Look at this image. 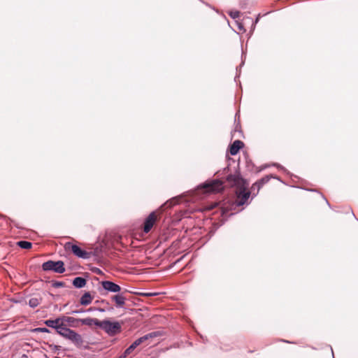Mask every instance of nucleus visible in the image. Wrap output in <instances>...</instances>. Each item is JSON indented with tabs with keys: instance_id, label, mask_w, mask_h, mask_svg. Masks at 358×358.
<instances>
[{
	"instance_id": "c85d7f7f",
	"label": "nucleus",
	"mask_w": 358,
	"mask_h": 358,
	"mask_svg": "<svg viewBox=\"0 0 358 358\" xmlns=\"http://www.w3.org/2000/svg\"><path fill=\"white\" fill-rule=\"evenodd\" d=\"M198 334L199 335V336L201 338V339L203 340V343H206L207 341V338H204L202 335H201L200 334L198 333Z\"/></svg>"
},
{
	"instance_id": "a878e982",
	"label": "nucleus",
	"mask_w": 358,
	"mask_h": 358,
	"mask_svg": "<svg viewBox=\"0 0 358 358\" xmlns=\"http://www.w3.org/2000/svg\"><path fill=\"white\" fill-rule=\"evenodd\" d=\"M238 28L241 31H245L243 24L241 22H237Z\"/></svg>"
},
{
	"instance_id": "20e7f679",
	"label": "nucleus",
	"mask_w": 358,
	"mask_h": 358,
	"mask_svg": "<svg viewBox=\"0 0 358 358\" xmlns=\"http://www.w3.org/2000/svg\"><path fill=\"white\" fill-rule=\"evenodd\" d=\"M41 266L44 271H54L57 273H63L66 271L64 263L62 260H48L43 263Z\"/></svg>"
},
{
	"instance_id": "1a4fd4ad",
	"label": "nucleus",
	"mask_w": 358,
	"mask_h": 358,
	"mask_svg": "<svg viewBox=\"0 0 358 358\" xmlns=\"http://www.w3.org/2000/svg\"><path fill=\"white\" fill-rule=\"evenodd\" d=\"M273 177V175H266L265 176H264L263 178H262L261 179L258 180L257 181H256L251 187V189H252V192H254L255 191V188L257 187V192H253V196H256L260 189L264 185H266L267 182H268V181L270 180V179Z\"/></svg>"
},
{
	"instance_id": "2f4dec72",
	"label": "nucleus",
	"mask_w": 358,
	"mask_h": 358,
	"mask_svg": "<svg viewBox=\"0 0 358 358\" xmlns=\"http://www.w3.org/2000/svg\"><path fill=\"white\" fill-rule=\"evenodd\" d=\"M147 296H155L157 295V293H149L146 294Z\"/></svg>"
},
{
	"instance_id": "ea45409f",
	"label": "nucleus",
	"mask_w": 358,
	"mask_h": 358,
	"mask_svg": "<svg viewBox=\"0 0 358 358\" xmlns=\"http://www.w3.org/2000/svg\"><path fill=\"white\" fill-rule=\"evenodd\" d=\"M234 214V213H231L229 214V215H233Z\"/></svg>"
},
{
	"instance_id": "473e14b6",
	"label": "nucleus",
	"mask_w": 358,
	"mask_h": 358,
	"mask_svg": "<svg viewBox=\"0 0 358 358\" xmlns=\"http://www.w3.org/2000/svg\"><path fill=\"white\" fill-rule=\"evenodd\" d=\"M96 273H102V271L99 268H96Z\"/></svg>"
},
{
	"instance_id": "7ed1b4c3",
	"label": "nucleus",
	"mask_w": 358,
	"mask_h": 358,
	"mask_svg": "<svg viewBox=\"0 0 358 358\" xmlns=\"http://www.w3.org/2000/svg\"><path fill=\"white\" fill-rule=\"evenodd\" d=\"M99 327L110 336H115L122 331V326L120 322H112L108 319L100 321Z\"/></svg>"
},
{
	"instance_id": "6e6552de",
	"label": "nucleus",
	"mask_w": 358,
	"mask_h": 358,
	"mask_svg": "<svg viewBox=\"0 0 358 358\" xmlns=\"http://www.w3.org/2000/svg\"><path fill=\"white\" fill-rule=\"evenodd\" d=\"M157 220V213L156 211H152L149 214V215L145 218L143 224V231L145 233H148L151 229L152 228L155 222Z\"/></svg>"
},
{
	"instance_id": "b1692460",
	"label": "nucleus",
	"mask_w": 358,
	"mask_h": 358,
	"mask_svg": "<svg viewBox=\"0 0 358 358\" xmlns=\"http://www.w3.org/2000/svg\"><path fill=\"white\" fill-rule=\"evenodd\" d=\"M50 349L54 352H57V350H59L61 349V346L60 345H55V344H52V345H50Z\"/></svg>"
},
{
	"instance_id": "7c9ffc66",
	"label": "nucleus",
	"mask_w": 358,
	"mask_h": 358,
	"mask_svg": "<svg viewBox=\"0 0 358 358\" xmlns=\"http://www.w3.org/2000/svg\"><path fill=\"white\" fill-rule=\"evenodd\" d=\"M271 178H275V179H276V180H278L281 181V180L280 179V178H279V177H278V176H273V177H272Z\"/></svg>"
},
{
	"instance_id": "39448f33",
	"label": "nucleus",
	"mask_w": 358,
	"mask_h": 358,
	"mask_svg": "<svg viewBox=\"0 0 358 358\" xmlns=\"http://www.w3.org/2000/svg\"><path fill=\"white\" fill-rule=\"evenodd\" d=\"M64 249L66 250H71L74 255L83 259H88L91 257L90 252L83 250L78 245L73 244L71 242H67L65 243Z\"/></svg>"
},
{
	"instance_id": "2eb2a0df",
	"label": "nucleus",
	"mask_w": 358,
	"mask_h": 358,
	"mask_svg": "<svg viewBox=\"0 0 358 358\" xmlns=\"http://www.w3.org/2000/svg\"><path fill=\"white\" fill-rule=\"evenodd\" d=\"M145 341L143 338L141 336L138 338H137L136 341H134L127 349L126 352L127 353H131L132 351H134L138 346H139L141 344L144 343Z\"/></svg>"
},
{
	"instance_id": "6ab92c4d",
	"label": "nucleus",
	"mask_w": 358,
	"mask_h": 358,
	"mask_svg": "<svg viewBox=\"0 0 358 358\" xmlns=\"http://www.w3.org/2000/svg\"><path fill=\"white\" fill-rule=\"evenodd\" d=\"M162 334L160 331H152L151 333L147 334L142 337L143 338L144 341H148V339L157 337L160 336Z\"/></svg>"
},
{
	"instance_id": "4c0bfd02",
	"label": "nucleus",
	"mask_w": 358,
	"mask_h": 358,
	"mask_svg": "<svg viewBox=\"0 0 358 358\" xmlns=\"http://www.w3.org/2000/svg\"><path fill=\"white\" fill-rule=\"evenodd\" d=\"M118 358H124V357H123V356H122V355H120Z\"/></svg>"
},
{
	"instance_id": "58836bf2",
	"label": "nucleus",
	"mask_w": 358,
	"mask_h": 358,
	"mask_svg": "<svg viewBox=\"0 0 358 358\" xmlns=\"http://www.w3.org/2000/svg\"><path fill=\"white\" fill-rule=\"evenodd\" d=\"M99 292H101V294H103L102 292H101V290L100 289H99Z\"/></svg>"
},
{
	"instance_id": "f8f14e48",
	"label": "nucleus",
	"mask_w": 358,
	"mask_h": 358,
	"mask_svg": "<svg viewBox=\"0 0 358 358\" xmlns=\"http://www.w3.org/2000/svg\"><path fill=\"white\" fill-rule=\"evenodd\" d=\"M72 284L76 288L80 289L85 287L87 284V280L83 277H76L72 280Z\"/></svg>"
},
{
	"instance_id": "cd10ccee",
	"label": "nucleus",
	"mask_w": 358,
	"mask_h": 358,
	"mask_svg": "<svg viewBox=\"0 0 358 358\" xmlns=\"http://www.w3.org/2000/svg\"><path fill=\"white\" fill-rule=\"evenodd\" d=\"M96 310H98L99 312H101V313H104L105 312V309L103 308H97Z\"/></svg>"
},
{
	"instance_id": "4468645a",
	"label": "nucleus",
	"mask_w": 358,
	"mask_h": 358,
	"mask_svg": "<svg viewBox=\"0 0 358 358\" xmlns=\"http://www.w3.org/2000/svg\"><path fill=\"white\" fill-rule=\"evenodd\" d=\"M79 323H81L82 324L87 326H92V324H94L95 326L99 327L100 320L96 318L91 317H87L83 319L80 318Z\"/></svg>"
},
{
	"instance_id": "9d476101",
	"label": "nucleus",
	"mask_w": 358,
	"mask_h": 358,
	"mask_svg": "<svg viewBox=\"0 0 358 358\" xmlns=\"http://www.w3.org/2000/svg\"><path fill=\"white\" fill-rule=\"evenodd\" d=\"M111 301L115 303L117 308H122L125 305L126 297L124 296V292H118L111 296Z\"/></svg>"
},
{
	"instance_id": "79ce46f5",
	"label": "nucleus",
	"mask_w": 358,
	"mask_h": 358,
	"mask_svg": "<svg viewBox=\"0 0 358 358\" xmlns=\"http://www.w3.org/2000/svg\"><path fill=\"white\" fill-rule=\"evenodd\" d=\"M257 192V187H256V188H255V191H254V192Z\"/></svg>"
},
{
	"instance_id": "393cba45",
	"label": "nucleus",
	"mask_w": 358,
	"mask_h": 358,
	"mask_svg": "<svg viewBox=\"0 0 358 358\" xmlns=\"http://www.w3.org/2000/svg\"><path fill=\"white\" fill-rule=\"evenodd\" d=\"M85 312V310L84 309H79V310H72L70 313L71 314H80V313H83Z\"/></svg>"
},
{
	"instance_id": "f3484780",
	"label": "nucleus",
	"mask_w": 358,
	"mask_h": 358,
	"mask_svg": "<svg viewBox=\"0 0 358 358\" xmlns=\"http://www.w3.org/2000/svg\"><path fill=\"white\" fill-rule=\"evenodd\" d=\"M42 301V298L40 297V298H36V297H34V298H31L29 301V307L32 308H36Z\"/></svg>"
},
{
	"instance_id": "f257e3e1",
	"label": "nucleus",
	"mask_w": 358,
	"mask_h": 358,
	"mask_svg": "<svg viewBox=\"0 0 358 358\" xmlns=\"http://www.w3.org/2000/svg\"><path fill=\"white\" fill-rule=\"evenodd\" d=\"M229 171V166L224 168L222 171H218L215 174L219 178L209 180L199 185L196 189L188 192L190 198L185 200V202H194L201 197L200 192L203 193H218L224 190V181L222 178L225 176L226 182L231 187H235V201L227 206L222 207L221 214L224 219H227L229 211L234 210L236 207L243 205H248L249 198L253 192L248 189L249 182L244 179L239 173L236 174L228 173Z\"/></svg>"
},
{
	"instance_id": "aec40b11",
	"label": "nucleus",
	"mask_w": 358,
	"mask_h": 358,
	"mask_svg": "<svg viewBox=\"0 0 358 358\" xmlns=\"http://www.w3.org/2000/svg\"><path fill=\"white\" fill-rule=\"evenodd\" d=\"M229 16L233 19H237L240 16V12L238 10H231L229 12Z\"/></svg>"
},
{
	"instance_id": "f704fd0d",
	"label": "nucleus",
	"mask_w": 358,
	"mask_h": 358,
	"mask_svg": "<svg viewBox=\"0 0 358 358\" xmlns=\"http://www.w3.org/2000/svg\"><path fill=\"white\" fill-rule=\"evenodd\" d=\"M324 199H325V201H326V202H327V205H328L329 207H331L330 203H329V201H328L325 198H324Z\"/></svg>"
},
{
	"instance_id": "f03ea898",
	"label": "nucleus",
	"mask_w": 358,
	"mask_h": 358,
	"mask_svg": "<svg viewBox=\"0 0 358 358\" xmlns=\"http://www.w3.org/2000/svg\"><path fill=\"white\" fill-rule=\"evenodd\" d=\"M61 318V324H62L64 326H62L66 331L64 333L63 338L66 340L69 341L71 343H73L77 348H81L83 345L84 340L83 336L76 332V331L71 329L69 327H78V323L80 321V318H75L73 317L60 316Z\"/></svg>"
},
{
	"instance_id": "dca6fc26",
	"label": "nucleus",
	"mask_w": 358,
	"mask_h": 358,
	"mask_svg": "<svg viewBox=\"0 0 358 358\" xmlns=\"http://www.w3.org/2000/svg\"><path fill=\"white\" fill-rule=\"evenodd\" d=\"M182 197H183V196L173 197L171 200H169L167 202H166L162 207L166 206L167 208H171L173 206L180 203V199Z\"/></svg>"
},
{
	"instance_id": "5701e85b",
	"label": "nucleus",
	"mask_w": 358,
	"mask_h": 358,
	"mask_svg": "<svg viewBox=\"0 0 358 358\" xmlns=\"http://www.w3.org/2000/svg\"><path fill=\"white\" fill-rule=\"evenodd\" d=\"M34 331H37V332H43V333H50V329L46 327L36 328L34 329Z\"/></svg>"
},
{
	"instance_id": "4be33fe9",
	"label": "nucleus",
	"mask_w": 358,
	"mask_h": 358,
	"mask_svg": "<svg viewBox=\"0 0 358 358\" xmlns=\"http://www.w3.org/2000/svg\"><path fill=\"white\" fill-rule=\"evenodd\" d=\"M272 166H275L277 169H278L279 170L283 171L284 173H289V171L284 167L282 166V165H280V164H278V163H273L272 164Z\"/></svg>"
},
{
	"instance_id": "0eeeda50",
	"label": "nucleus",
	"mask_w": 358,
	"mask_h": 358,
	"mask_svg": "<svg viewBox=\"0 0 358 358\" xmlns=\"http://www.w3.org/2000/svg\"><path fill=\"white\" fill-rule=\"evenodd\" d=\"M102 289L106 292L118 293L121 292V287L110 280H103L101 282Z\"/></svg>"
},
{
	"instance_id": "e433bc0d",
	"label": "nucleus",
	"mask_w": 358,
	"mask_h": 358,
	"mask_svg": "<svg viewBox=\"0 0 358 358\" xmlns=\"http://www.w3.org/2000/svg\"><path fill=\"white\" fill-rule=\"evenodd\" d=\"M243 64H244V60L242 59V63H241V64L240 67H241Z\"/></svg>"
},
{
	"instance_id": "a211bd4d",
	"label": "nucleus",
	"mask_w": 358,
	"mask_h": 358,
	"mask_svg": "<svg viewBox=\"0 0 358 358\" xmlns=\"http://www.w3.org/2000/svg\"><path fill=\"white\" fill-rule=\"evenodd\" d=\"M17 245L22 249H30L32 247V243L27 241H20Z\"/></svg>"
},
{
	"instance_id": "c756f323",
	"label": "nucleus",
	"mask_w": 358,
	"mask_h": 358,
	"mask_svg": "<svg viewBox=\"0 0 358 358\" xmlns=\"http://www.w3.org/2000/svg\"><path fill=\"white\" fill-rule=\"evenodd\" d=\"M130 353H127L126 350H124V353L122 354L123 357H126L127 355H129Z\"/></svg>"
},
{
	"instance_id": "c9c22d12",
	"label": "nucleus",
	"mask_w": 358,
	"mask_h": 358,
	"mask_svg": "<svg viewBox=\"0 0 358 358\" xmlns=\"http://www.w3.org/2000/svg\"><path fill=\"white\" fill-rule=\"evenodd\" d=\"M282 342H285V343H290L291 342L288 341H286V340H282Z\"/></svg>"
},
{
	"instance_id": "9b49d317",
	"label": "nucleus",
	"mask_w": 358,
	"mask_h": 358,
	"mask_svg": "<svg viewBox=\"0 0 358 358\" xmlns=\"http://www.w3.org/2000/svg\"><path fill=\"white\" fill-rule=\"evenodd\" d=\"M244 146V143L243 141L240 140L234 141L229 146V153L234 156L238 154L239 150Z\"/></svg>"
},
{
	"instance_id": "72a5a7b5",
	"label": "nucleus",
	"mask_w": 358,
	"mask_h": 358,
	"mask_svg": "<svg viewBox=\"0 0 358 358\" xmlns=\"http://www.w3.org/2000/svg\"><path fill=\"white\" fill-rule=\"evenodd\" d=\"M259 21V16L256 18L255 23L257 24Z\"/></svg>"
},
{
	"instance_id": "bb28decb",
	"label": "nucleus",
	"mask_w": 358,
	"mask_h": 358,
	"mask_svg": "<svg viewBox=\"0 0 358 358\" xmlns=\"http://www.w3.org/2000/svg\"><path fill=\"white\" fill-rule=\"evenodd\" d=\"M268 166H269L268 164H265V165L262 166V167L259 168V169L258 170V172L262 171V170L268 168Z\"/></svg>"
},
{
	"instance_id": "37998d69",
	"label": "nucleus",
	"mask_w": 358,
	"mask_h": 358,
	"mask_svg": "<svg viewBox=\"0 0 358 358\" xmlns=\"http://www.w3.org/2000/svg\"><path fill=\"white\" fill-rule=\"evenodd\" d=\"M309 191L314 192L315 190L314 189H309Z\"/></svg>"
},
{
	"instance_id": "ddd939ff",
	"label": "nucleus",
	"mask_w": 358,
	"mask_h": 358,
	"mask_svg": "<svg viewBox=\"0 0 358 358\" xmlns=\"http://www.w3.org/2000/svg\"><path fill=\"white\" fill-rule=\"evenodd\" d=\"M93 297L90 292H85L80 299V303L82 306H88L92 301Z\"/></svg>"
},
{
	"instance_id": "423d86ee",
	"label": "nucleus",
	"mask_w": 358,
	"mask_h": 358,
	"mask_svg": "<svg viewBox=\"0 0 358 358\" xmlns=\"http://www.w3.org/2000/svg\"><path fill=\"white\" fill-rule=\"evenodd\" d=\"M44 324L48 327L55 329L57 334L63 337L64 333L67 332L66 329H64L62 326H64L62 324H61V318L60 317H56L55 319H49L44 321Z\"/></svg>"
},
{
	"instance_id": "a19ab883",
	"label": "nucleus",
	"mask_w": 358,
	"mask_h": 358,
	"mask_svg": "<svg viewBox=\"0 0 358 358\" xmlns=\"http://www.w3.org/2000/svg\"><path fill=\"white\" fill-rule=\"evenodd\" d=\"M237 76L234 78V80L236 81Z\"/></svg>"
},
{
	"instance_id": "412c9836",
	"label": "nucleus",
	"mask_w": 358,
	"mask_h": 358,
	"mask_svg": "<svg viewBox=\"0 0 358 358\" xmlns=\"http://www.w3.org/2000/svg\"><path fill=\"white\" fill-rule=\"evenodd\" d=\"M52 286L55 288L64 287H65V283L62 281H54L52 283Z\"/></svg>"
}]
</instances>
